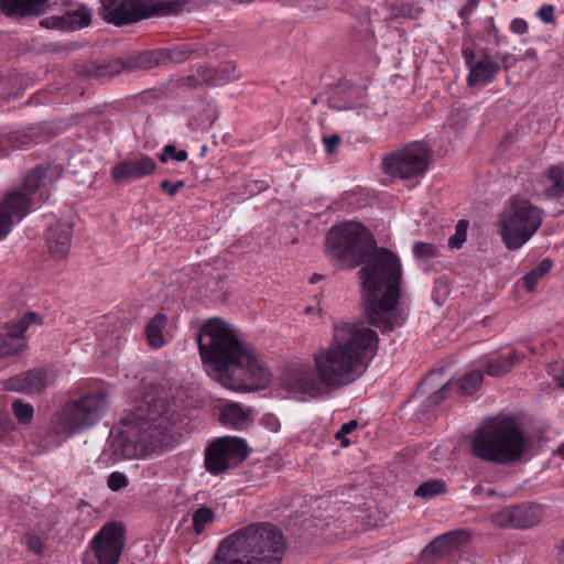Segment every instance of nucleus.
Returning a JSON list of instances; mask_svg holds the SVG:
<instances>
[{
    "mask_svg": "<svg viewBox=\"0 0 564 564\" xmlns=\"http://www.w3.org/2000/svg\"><path fill=\"white\" fill-rule=\"evenodd\" d=\"M560 555L562 556L563 561H564V541L562 542V545H561V552H560Z\"/></svg>",
    "mask_w": 564,
    "mask_h": 564,
    "instance_id": "774afa93",
    "label": "nucleus"
},
{
    "mask_svg": "<svg viewBox=\"0 0 564 564\" xmlns=\"http://www.w3.org/2000/svg\"><path fill=\"white\" fill-rule=\"evenodd\" d=\"M528 438L519 421L511 415H497L487 419L475 431L471 453L479 459L509 465L521 459Z\"/></svg>",
    "mask_w": 564,
    "mask_h": 564,
    "instance_id": "423d86ee",
    "label": "nucleus"
},
{
    "mask_svg": "<svg viewBox=\"0 0 564 564\" xmlns=\"http://www.w3.org/2000/svg\"><path fill=\"white\" fill-rule=\"evenodd\" d=\"M187 156L188 154L185 150H176L173 144H167L159 155V160L161 163H166L170 159L183 162L187 159Z\"/></svg>",
    "mask_w": 564,
    "mask_h": 564,
    "instance_id": "a19ab883",
    "label": "nucleus"
},
{
    "mask_svg": "<svg viewBox=\"0 0 564 564\" xmlns=\"http://www.w3.org/2000/svg\"><path fill=\"white\" fill-rule=\"evenodd\" d=\"M377 348V333L364 323L335 325L329 346L313 356L326 389L336 390L356 381L367 370Z\"/></svg>",
    "mask_w": 564,
    "mask_h": 564,
    "instance_id": "7ed1b4c3",
    "label": "nucleus"
},
{
    "mask_svg": "<svg viewBox=\"0 0 564 564\" xmlns=\"http://www.w3.org/2000/svg\"><path fill=\"white\" fill-rule=\"evenodd\" d=\"M482 372L470 371L460 379H454V388L464 395H471L480 389L482 383Z\"/></svg>",
    "mask_w": 564,
    "mask_h": 564,
    "instance_id": "7c9ffc66",
    "label": "nucleus"
},
{
    "mask_svg": "<svg viewBox=\"0 0 564 564\" xmlns=\"http://www.w3.org/2000/svg\"><path fill=\"white\" fill-rule=\"evenodd\" d=\"M73 227L67 221H57L48 228L47 248L53 258L63 259L70 249Z\"/></svg>",
    "mask_w": 564,
    "mask_h": 564,
    "instance_id": "aec40b11",
    "label": "nucleus"
},
{
    "mask_svg": "<svg viewBox=\"0 0 564 564\" xmlns=\"http://www.w3.org/2000/svg\"><path fill=\"white\" fill-rule=\"evenodd\" d=\"M335 438L337 441H339L341 443L343 446H348L349 445V440L346 437L345 434H341V431L339 430L336 435H335Z\"/></svg>",
    "mask_w": 564,
    "mask_h": 564,
    "instance_id": "4d7b16f0",
    "label": "nucleus"
},
{
    "mask_svg": "<svg viewBox=\"0 0 564 564\" xmlns=\"http://www.w3.org/2000/svg\"><path fill=\"white\" fill-rule=\"evenodd\" d=\"M543 509L539 503L511 505L491 514L494 525L501 529H530L541 522Z\"/></svg>",
    "mask_w": 564,
    "mask_h": 564,
    "instance_id": "f8f14e48",
    "label": "nucleus"
},
{
    "mask_svg": "<svg viewBox=\"0 0 564 564\" xmlns=\"http://www.w3.org/2000/svg\"><path fill=\"white\" fill-rule=\"evenodd\" d=\"M358 426V421L357 420H351L347 423H344L340 427V431H341V434H345L347 436V434H350L352 431H355Z\"/></svg>",
    "mask_w": 564,
    "mask_h": 564,
    "instance_id": "6e6d98bb",
    "label": "nucleus"
},
{
    "mask_svg": "<svg viewBox=\"0 0 564 564\" xmlns=\"http://www.w3.org/2000/svg\"><path fill=\"white\" fill-rule=\"evenodd\" d=\"M556 455L561 456L564 459V444H562L555 452Z\"/></svg>",
    "mask_w": 564,
    "mask_h": 564,
    "instance_id": "0e129e2a",
    "label": "nucleus"
},
{
    "mask_svg": "<svg viewBox=\"0 0 564 564\" xmlns=\"http://www.w3.org/2000/svg\"><path fill=\"white\" fill-rule=\"evenodd\" d=\"M45 176V170L37 166L33 169L24 178L21 188L15 189L14 192H21L22 195H25L30 200V206L33 204L34 195L36 191L41 187L43 183V178Z\"/></svg>",
    "mask_w": 564,
    "mask_h": 564,
    "instance_id": "c85d7f7f",
    "label": "nucleus"
},
{
    "mask_svg": "<svg viewBox=\"0 0 564 564\" xmlns=\"http://www.w3.org/2000/svg\"><path fill=\"white\" fill-rule=\"evenodd\" d=\"M116 1L117 0H104L102 1V13H104V18L108 21V22H111L116 25H124V24H130L131 22H120L119 23V18L121 17L120 14H117L115 11L117 9H119L124 2L126 0H122L121 3L119 6H116Z\"/></svg>",
    "mask_w": 564,
    "mask_h": 564,
    "instance_id": "58836bf2",
    "label": "nucleus"
},
{
    "mask_svg": "<svg viewBox=\"0 0 564 564\" xmlns=\"http://www.w3.org/2000/svg\"><path fill=\"white\" fill-rule=\"evenodd\" d=\"M487 495H488L489 497H492V496H495V495H496V490H495V489H488V490H487Z\"/></svg>",
    "mask_w": 564,
    "mask_h": 564,
    "instance_id": "338daca9",
    "label": "nucleus"
},
{
    "mask_svg": "<svg viewBox=\"0 0 564 564\" xmlns=\"http://www.w3.org/2000/svg\"><path fill=\"white\" fill-rule=\"evenodd\" d=\"M66 31H75L88 26L91 22V12L85 6L76 10L66 11L64 14Z\"/></svg>",
    "mask_w": 564,
    "mask_h": 564,
    "instance_id": "c756f323",
    "label": "nucleus"
},
{
    "mask_svg": "<svg viewBox=\"0 0 564 564\" xmlns=\"http://www.w3.org/2000/svg\"><path fill=\"white\" fill-rule=\"evenodd\" d=\"M525 56L529 57L532 61H536L538 59V55H536L535 51H533V50L527 51Z\"/></svg>",
    "mask_w": 564,
    "mask_h": 564,
    "instance_id": "680f3d73",
    "label": "nucleus"
},
{
    "mask_svg": "<svg viewBox=\"0 0 564 564\" xmlns=\"http://www.w3.org/2000/svg\"><path fill=\"white\" fill-rule=\"evenodd\" d=\"M542 214V209L528 199L513 197L499 219L500 235L506 247L513 250L523 246L540 228Z\"/></svg>",
    "mask_w": 564,
    "mask_h": 564,
    "instance_id": "6e6552de",
    "label": "nucleus"
},
{
    "mask_svg": "<svg viewBox=\"0 0 564 564\" xmlns=\"http://www.w3.org/2000/svg\"><path fill=\"white\" fill-rule=\"evenodd\" d=\"M484 492V487L481 485H477L473 488V494L478 496Z\"/></svg>",
    "mask_w": 564,
    "mask_h": 564,
    "instance_id": "e2e57ef3",
    "label": "nucleus"
},
{
    "mask_svg": "<svg viewBox=\"0 0 564 564\" xmlns=\"http://www.w3.org/2000/svg\"><path fill=\"white\" fill-rule=\"evenodd\" d=\"M117 451L124 458L148 455L173 442L170 406L163 399H145L133 412L121 419Z\"/></svg>",
    "mask_w": 564,
    "mask_h": 564,
    "instance_id": "20e7f679",
    "label": "nucleus"
},
{
    "mask_svg": "<svg viewBox=\"0 0 564 564\" xmlns=\"http://www.w3.org/2000/svg\"><path fill=\"white\" fill-rule=\"evenodd\" d=\"M470 534L466 530H455L444 533L431 541L422 552L424 557L430 555L444 556L468 542Z\"/></svg>",
    "mask_w": 564,
    "mask_h": 564,
    "instance_id": "412c9836",
    "label": "nucleus"
},
{
    "mask_svg": "<svg viewBox=\"0 0 564 564\" xmlns=\"http://www.w3.org/2000/svg\"><path fill=\"white\" fill-rule=\"evenodd\" d=\"M214 520V512L208 507H200L193 513V529L196 534L203 533L205 525Z\"/></svg>",
    "mask_w": 564,
    "mask_h": 564,
    "instance_id": "e433bc0d",
    "label": "nucleus"
},
{
    "mask_svg": "<svg viewBox=\"0 0 564 564\" xmlns=\"http://www.w3.org/2000/svg\"><path fill=\"white\" fill-rule=\"evenodd\" d=\"M522 358V355H519L513 350L507 359L499 357L497 359L489 360L486 366V373L491 377L507 375Z\"/></svg>",
    "mask_w": 564,
    "mask_h": 564,
    "instance_id": "cd10ccee",
    "label": "nucleus"
},
{
    "mask_svg": "<svg viewBox=\"0 0 564 564\" xmlns=\"http://www.w3.org/2000/svg\"><path fill=\"white\" fill-rule=\"evenodd\" d=\"M464 56H465L467 64H470L474 58V52L470 50H464Z\"/></svg>",
    "mask_w": 564,
    "mask_h": 564,
    "instance_id": "13d9d810",
    "label": "nucleus"
},
{
    "mask_svg": "<svg viewBox=\"0 0 564 564\" xmlns=\"http://www.w3.org/2000/svg\"><path fill=\"white\" fill-rule=\"evenodd\" d=\"M413 253L416 259L429 260L436 254V248L427 242H415Z\"/></svg>",
    "mask_w": 564,
    "mask_h": 564,
    "instance_id": "79ce46f5",
    "label": "nucleus"
},
{
    "mask_svg": "<svg viewBox=\"0 0 564 564\" xmlns=\"http://www.w3.org/2000/svg\"><path fill=\"white\" fill-rule=\"evenodd\" d=\"M12 412L20 424H29L33 420L34 409L30 403L15 400L12 403Z\"/></svg>",
    "mask_w": 564,
    "mask_h": 564,
    "instance_id": "c9c22d12",
    "label": "nucleus"
},
{
    "mask_svg": "<svg viewBox=\"0 0 564 564\" xmlns=\"http://www.w3.org/2000/svg\"><path fill=\"white\" fill-rule=\"evenodd\" d=\"M468 221L460 219L455 228V234L448 239V247L452 249H459L467 238Z\"/></svg>",
    "mask_w": 564,
    "mask_h": 564,
    "instance_id": "4c0bfd02",
    "label": "nucleus"
},
{
    "mask_svg": "<svg viewBox=\"0 0 564 564\" xmlns=\"http://www.w3.org/2000/svg\"><path fill=\"white\" fill-rule=\"evenodd\" d=\"M191 52V50L183 45L170 50L169 52L164 53V56L166 55V58L171 59L172 62L182 63L187 58Z\"/></svg>",
    "mask_w": 564,
    "mask_h": 564,
    "instance_id": "c03bdc74",
    "label": "nucleus"
},
{
    "mask_svg": "<svg viewBox=\"0 0 564 564\" xmlns=\"http://www.w3.org/2000/svg\"><path fill=\"white\" fill-rule=\"evenodd\" d=\"M446 491V482L441 479H430L420 485L414 495L421 498H432Z\"/></svg>",
    "mask_w": 564,
    "mask_h": 564,
    "instance_id": "72a5a7b5",
    "label": "nucleus"
},
{
    "mask_svg": "<svg viewBox=\"0 0 564 564\" xmlns=\"http://www.w3.org/2000/svg\"><path fill=\"white\" fill-rule=\"evenodd\" d=\"M128 482L127 476L119 471H113L108 477V487L113 491H118L127 487Z\"/></svg>",
    "mask_w": 564,
    "mask_h": 564,
    "instance_id": "37998d69",
    "label": "nucleus"
},
{
    "mask_svg": "<svg viewBox=\"0 0 564 564\" xmlns=\"http://www.w3.org/2000/svg\"><path fill=\"white\" fill-rule=\"evenodd\" d=\"M339 134H332L323 137L322 141L325 144L326 152L328 154H334L336 152L337 145L340 143Z\"/></svg>",
    "mask_w": 564,
    "mask_h": 564,
    "instance_id": "8fccbe9b",
    "label": "nucleus"
},
{
    "mask_svg": "<svg viewBox=\"0 0 564 564\" xmlns=\"http://www.w3.org/2000/svg\"><path fill=\"white\" fill-rule=\"evenodd\" d=\"M37 315L33 312L25 313L17 323H7L4 328L7 334H0V358L13 356L22 352L26 345L23 343L14 344L11 339H20L23 337L26 329L35 322Z\"/></svg>",
    "mask_w": 564,
    "mask_h": 564,
    "instance_id": "dca6fc26",
    "label": "nucleus"
},
{
    "mask_svg": "<svg viewBox=\"0 0 564 564\" xmlns=\"http://www.w3.org/2000/svg\"><path fill=\"white\" fill-rule=\"evenodd\" d=\"M552 268V261L549 258L540 261L530 272L523 276V282L529 292L535 290L538 281L544 276Z\"/></svg>",
    "mask_w": 564,
    "mask_h": 564,
    "instance_id": "2f4dec72",
    "label": "nucleus"
},
{
    "mask_svg": "<svg viewBox=\"0 0 564 564\" xmlns=\"http://www.w3.org/2000/svg\"><path fill=\"white\" fill-rule=\"evenodd\" d=\"M202 84H205V82L202 79V77L198 76L197 72L178 79V86L181 87L197 88Z\"/></svg>",
    "mask_w": 564,
    "mask_h": 564,
    "instance_id": "de8ad7c7",
    "label": "nucleus"
},
{
    "mask_svg": "<svg viewBox=\"0 0 564 564\" xmlns=\"http://www.w3.org/2000/svg\"><path fill=\"white\" fill-rule=\"evenodd\" d=\"M166 316L162 313L154 315L145 326V336L152 348H161L164 345L163 329L166 326Z\"/></svg>",
    "mask_w": 564,
    "mask_h": 564,
    "instance_id": "bb28decb",
    "label": "nucleus"
},
{
    "mask_svg": "<svg viewBox=\"0 0 564 564\" xmlns=\"http://www.w3.org/2000/svg\"><path fill=\"white\" fill-rule=\"evenodd\" d=\"M250 454L247 442L237 436H224L212 442L205 452V467L219 475L239 466Z\"/></svg>",
    "mask_w": 564,
    "mask_h": 564,
    "instance_id": "9d476101",
    "label": "nucleus"
},
{
    "mask_svg": "<svg viewBox=\"0 0 564 564\" xmlns=\"http://www.w3.org/2000/svg\"><path fill=\"white\" fill-rule=\"evenodd\" d=\"M54 381V375L45 368H35L3 381L7 391H14L23 394L41 393Z\"/></svg>",
    "mask_w": 564,
    "mask_h": 564,
    "instance_id": "4468645a",
    "label": "nucleus"
},
{
    "mask_svg": "<svg viewBox=\"0 0 564 564\" xmlns=\"http://www.w3.org/2000/svg\"><path fill=\"white\" fill-rule=\"evenodd\" d=\"M321 279H322V275L314 273L310 281H311V283H315L316 281H318Z\"/></svg>",
    "mask_w": 564,
    "mask_h": 564,
    "instance_id": "69168bd1",
    "label": "nucleus"
},
{
    "mask_svg": "<svg viewBox=\"0 0 564 564\" xmlns=\"http://www.w3.org/2000/svg\"><path fill=\"white\" fill-rule=\"evenodd\" d=\"M197 73L198 76L202 77V79L207 85H217L220 83L232 82L240 77V75L237 73L236 66L230 63L221 64L216 68L198 66Z\"/></svg>",
    "mask_w": 564,
    "mask_h": 564,
    "instance_id": "5701e85b",
    "label": "nucleus"
},
{
    "mask_svg": "<svg viewBox=\"0 0 564 564\" xmlns=\"http://www.w3.org/2000/svg\"><path fill=\"white\" fill-rule=\"evenodd\" d=\"M107 408V394L104 391L68 401L54 415L52 432L55 435L72 436L96 424Z\"/></svg>",
    "mask_w": 564,
    "mask_h": 564,
    "instance_id": "0eeeda50",
    "label": "nucleus"
},
{
    "mask_svg": "<svg viewBox=\"0 0 564 564\" xmlns=\"http://www.w3.org/2000/svg\"><path fill=\"white\" fill-rule=\"evenodd\" d=\"M478 0H467L466 4L459 10V15L462 18H467L473 10L478 6Z\"/></svg>",
    "mask_w": 564,
    "mask_h": 564,
    "instance_id": "5fc2aeb1",
    "label": "nucleus"
},
{
    "mask_svg": "<svg viewBox=\"0 0 564 564\" xmlns=\"http://www.w3.org/2000/svg\"><path fill=\"white\" fill-rule=\"evenodd\" d=\"M124 525L120 522L105 524L91 541V549L99 564H118L124 546Z\"/></svg>",
    "mask_w": 564,
    "mask_h": 564,
    "instance_id": "9b49d317",
    "label": "nucleus"
},
{
    "mask_svg": "<svg viewBox=\"0 0 564 564\" xmlns=\"http://www.w3.org/2000/svg\"><path fill=\"white\" fill-rule=\"evenodd\" d=\"M430 159L431 150L422 142H413L384 156L382 166L391 177L409 180L424 173Z\"/></svg>",
    "mask_w": 564,
    "mask_h": 564,
    "instance_id": "1a4fd4ad",
    "label": "nucleus"
},
{
    "mask_svg": "<svg viewBox=\"0 0 564 564\" xmlns=\"http://www.w3.org/2000/svg\"><path fill=\"white\" fill-rule=\"evenodd\" d=\"M220 421L235 429H243L252 421L251 411L243 409L239 403L224 405L220 413Z\"/></svg>",
    "mask_w": 564,
    "mask_h": 564,
    "instance_id": "393cba45",
    "label": "nucleus"
},
{
    "mask_svg": "<svg viewBox=\"0 0 564 564\" xmlns=\"http://www.w3.org/2000/svg\"><path fill=\"white\" fill-rule=\"evenodd\" d=\"M502 63L505 64V68H509L514 64V61H510L509 56L502 57Z\"/></svg>",
    "mask_w": 564,
    "mask_h": 564,
    "instance_id": "052dcab7",
    "label": "nucleus"
},
{
    "mask_svg": "<svg viewBox=\"0 0 564 564\" xmlns=\"http://www.w3.org/2000/svg\"><path fill=\"white\" fill-rule=\"evenodd\" d=\"M14 424L9 413L0 414V437L9 433L13 429Z\"/></svg>",
    "mask_w": 564,
    "mask_h": 564,
    "instance_id": "603ef678",
    "label": "nucleus"
},
{
    "mask_svg": "<svg viewBox=\"0 0 564 564\" xmlns=\"http://www.w3.org/2000/svg\"><path fill=\"white\" fill-rule=\"evenodd\" d=\"M48 0H0V10L10 18L41 15L44 13V4Z\"/></svg>",
    "mask_w": 564,
    "mask_h": 564,
    "instance_id": "4be33fe9",
    "label": "nucleus"
},
{
    "mask_svg": "<svg viewBox=\"0 0 564 564\" xmlns=\"http://www.w3.org/2000/svg\"><path fill=\"white\" fill-rule=\"evenodd\" d=\"M542 183L545 185V197H562L564 195V167L560 165L549 166L542 174Z\"/></svg>",
    "mask_w": 564,
    "mask_h": 564,
    "instance_id": "b1692460",
    "label": "nucleus"
},
{
    "mask_svg": "<svg viewBox=\"0 0 564 564\" xmlns=\"http://www.w3.org/2000/svg\"><path fill=\"white\" fill-rule=\"evenodd\" d=\"M198 349L213 377L234 391H253L271 379L254 349L241 341L231 325L220 318L206 321L197 333Z\"/></svg>",
    "mask_w": 564,
    "mask_h": 564,
    "instance_id": "f03ea898",
    "label": "nucleus"
},
{
    "mask_svg": "<svg viewBox=\"0 0 564 564\" xmlns=\"http://www.w3.org/2000/svg\"><path fill=\"white\" fill-rule=\"evenodd\" d=\"M40 25L46 29H58L66 31L64 17H48L40 21Z\"/></svg>",
    "mask_w": 564,
    "mask_h": 564,
    "instance_id": "a18cd8bd",
    "label": "nucleus"
},
{
    "mask_svg": "<svg viewBox=\"0 0 564 564\" xmlns=\"http://www.w3.org/2000/svg\"><path fill=\"white\" fill-rule=\"evenodd\" d=\"M164 57V52H145L135 58V67L151 68L159 65L160 61Z\"/></svg>",
    "mask_w": 564,
    "mask_h": 564,
    "instance_id": "ea45409f",
    "label": "nucleus"
},
{
    "mask_svg": "<svg viewBox=\"0 0 564 564\" xmlns=\"http://www.w3.org/2000/svg\"><path fill=\"white\" fill-rule=\"evenodd\" d=\"M282 531L269 522L251 523L225 538L208 564H281Z\"/></svg>",
    "mask_w": 564,
    "mask_h": 564,
    "instance_id": "39448f33",
    "label": "nucleus"
},
{
    "mask_svg": "<svg viewBox=\"0 0 564 564\" xmlns=\"http://www.w3.org/2000/svg\"><path fill=\"white\" fill-rule=\"evenodd\" d=\"M423 12V8L412 2L392 3L390 13L393 18L417 19Z\"/></svg>",
    "mask_w": 564,
    "mask_h": 564,
    "instance_id": "473e14b6",
    "label": "nucleus"
},
{
    "mask_svg": "<svg viewBox=\"0 0 564 564\" xmlns=\"http://www.w3.org/2000/svg\"><path fill=\"white\" fill-rule=\"evenodd\" d=\"M538 17L544 22V23H552L554 22V7L552 4H544L540 8L538 11Z\"/></svg>",
    "mask_w": 564,
    "mask_h": 564,
    "instance_id": "3c124183",
    "label": "nucleus"
},
{
    "mask_svg": "<svg viewBox=\"0 0 564 564\" xmlns=\"http://www.w3.org/2000/svg\"><path fill=\"white\" fill-rule=\"evenodd\" d=\"M500 70V65L491 61H479L470 65V73L467 78L469 86L485 85L491 82Z\"/></svg>",
    "mask_w": 564,
    "mask_h": 564,
    "instance_id": "a878e982",
    "label": "nucleus"
},
{
    "mask_svg": "<svg viewBox=\"0 0 564 564\" xmlns=\"http://www.w3.org/2000/svg\"><path fill=\"white\" fill-rule=\"evenodd\" d=\"M30 210V200L21 192H10L0 204V239L7 237L13 226V217L23 218Z\"/></svg>",
    "mask_w": 564,
    "mask_h": 564,
    "instance_id": "2eb2a0df",
    "label": "nucleus"
},
{
    "mask_svg": "<svg viewBox=\"0 0 564 564\" xmlns=\"http://www.w3.org/2000/svg\"><path fill=\"white\" fill-rule=\"evenodd\" d=\"M124 68V65L121 61H111L107 64L98 65L94 69L89 70L88 76L90 78H104V77H113L119 75Z\"/></svg>",
    "mask_w": 564,
    "mask_h": 564,
    "instance_id": "f704fd0d",
    "label": "nucleus"
},
{
    "mask_svg": "<svg viewBox=\"0 0 564 564\" xmlns=\"http://www.w3.org/2000/svg\"><path fill=\"white\" fill-rule=\"evenodd\" d=\"M286 386L291 391L316 397L326 388L322 381L317 369L313 370L307 366L296 367L286 380Z\"/></svg>",
    "mask_w": 564,
    "mask_h": 564,
    "instance_id": "f3484780",
    "label": "nucleus"
},
{
    "mask_svg": "<svg viewBox=\"0 0 564 564\" xmlns=\"http://www.w3.org/2000/svg\"><path fill=\"white\" fill-rule=\"evenodd\" d=\"M554 380H555V382L557 383L558 387L564 389V373L561 375V376H555Z\"/></svg>",
    "mask_w": 564,
    "mask_h": 564,
    "instance_id": "bf43d9fd",
    "label": "nucleus"
},
{
    "mask_svg": "<svg viewBox=\"0 0 564 564\" xmlns=\"http://www.w3.org/2000/svg\"><path fill=\"white\" fill-rule=\"evenodd\" d=\"M438 376L436 371L430 372L419 384L417 390L415 392V397L426 395L422 408L423 411H430L431 409L437 406L443 402L446 398L447 393L454 389V379H448L446 382L441 386L435 383V379Z\"/></svg>",
    "mask_w": 564,
    "mask_h": 564,
    "instance_id": "6ab92c4d",
    "label": "nucleus"
},
{
    "mask_svg": "<svg viewBox=\"0 0 564 564\" xmlns=\"http://www.w3.org/2000/svg\"><path fill=\"white\" fill-rule=\"evenodd\" d=\"M510 30L516 34H524L528 31V23L523 19H514L510 24Z\"/></svg>",
    "mask_w": 564,
    "mask_h": 564,
    "instance_id": "864d4df0",
    "label": "nucleus"
},
{
    "mask_svg": "<svg viewBox=\"0 0 564 564\" xmlns=\"http://www.w3.org/2000/svg\"><path fill=\"white\" fill-rule=\"evenodd\" d=\"M156 164L148 155H141L137 160H127L117 163L111 169V176L116 182H130L154 173Z\"/></svg>",
    "mask_w": 564,
    "mask_h": 564,
    "instance_id": "a211bd4d",
    "label": "nucleus"
},
{
    "mask_svg": "<svg viewBox=\"0 0 564 564\" xmlns=\"http://www.w3.org/2000/svg\"><path fill=\"white\" fill-rule=\"evenodd\" d=\"M326 252L341 269L365 264L358 274L369 324L382 333L402 326L405 317L398 308L402 268L392 251L378 248L373 235L360 223L346 221L327 232Z\"/></svg>",
    "mask_w": 564,
    "mask_h": 564,
    "instance_id": "f257e3e1",
    "label": "nucleus"
},
{
    "mask_svg": "<svg viewBox=\"0 0 564 564\" xmlns=\"http://www.w3.org/2000/svg\"><path fill=\"white\" fill-rule=\"evenodd\" d=\"M185 4L184 1L175 0L154 4L152 0H126L115 12L120 14V22H138L159 13H177Z\"/></svg>",
    "mask_w": 564,
    "mask_h": 564,
    "instance_id": "ddd939ff",
    "label": "nucleus"
},
{
    "mask_svg": "<svg viewBox=\"0 0 564 564\" xmlns=\"http://www.w3.org/2000/svg\"><path fill=\"white\" fill-rule=\"evenodd\" d=\"M185 182L180 180L175 183L170 182L169 180H163L160 183V188L170 196H174L182 187H184Z\"/></svg>",
    "mask_w": 564,
    "mask_h": 564,
    "instance_id": "49530a36",
    "label": "nucleus"
},
{
    "mask_svg": "<svg viewBox=\"0 0 564 564\" xmlns=\"http://www.w3.org/2000/svg\"><path fill=\"white\" fill-rule=\"evenodd\" d=\"M26 546L34 554H40L43 550L42 540L39 535L33 533L25 534Z\"/></svg>",
    "mask_w": 564,
    "mask_h": 564,
    "instance_id": "09e8293b",
    "label": "nucleus"
}]
</instances>
